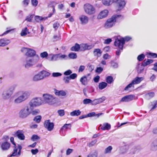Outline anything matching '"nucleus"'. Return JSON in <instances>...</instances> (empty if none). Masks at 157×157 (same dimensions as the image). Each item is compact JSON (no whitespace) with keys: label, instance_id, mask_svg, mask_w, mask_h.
I'll return each mask as SVG.
<instances>
[{"label":"nucleus","instance_id":"1","mask_svg":"<svg viewBox=\"0 0 157 157\" xmlns=\"http://www.w3.org/2000/svg\"><path fill=\"white\" fill-rule=\"evenodd\" d=\"M31 114V107L27 105L22 108L19 111V117L22 119L26 118Z\"/></svg>","mask_w":157,"mask_h":157},{"label":"nucleus","instance_id":"2","mask_svg":"<svg viewBox=\"0 0 157 157\" xmlns=\"http://www.w3.org/2000/svg\"><path fill=\"white\" fill-rule=\"evenodd\" d=\"M50 73L45 71H42L35 75L33 77L32 81L34 82L39 81L50 75Z\"/></svg>","mask_w":157,"mask_h":157},{"label":"nucleus","instance_id":"3","mask_svg":"<svg viewBox=\"0 0 157 157\" xmlns=\"http://www.w3.org/2000/svg\"><path fill=\"white\" fill-rule=\"evenodd\" d=\"M121 16L120 15H113L112 17L108 19L106 21L104 25V27L106 29H108L112 27L115 24L116 21V18Z\"/></svg>","mask_w":157,"mask_h":157},{"label":"nucleus","instance_id":"4","mask_svg":"<svg viewBox=\"0 0 157 157\" xmlns=\"http://www.w3.org/2000/svg\"><path fill=\"white\" fill-rule=\"evenodd\" d=\"M39 58L38 55L36 56V58H26L24 61L25 63V67L26 68H28L32 66L36 63L39 60Z\"/></svg>","mask_w":157,"mask_h":157},{"label":"nucleus","instance_id":"5","mask_svg":"<svg viewBox=\"0 0 157 157\" xmlns=\"http://www.w3.org/2000/svg\"><path fill=\"white\" fill-rule=\"evenodd\" d=\"M43 99H42L43 104H48L52 105L54 103V100L55 98L51 94H44L43 95Z\"/></svg>","mask_w":157,"mask_h":157},{"label":"nucleus","instance_id":"6","mask_svg":"<svg viewBox=\"0 0 157 157\" xmlns=\"http://www.w3.org/2000/svg\"><path fill=\"white\" fill-rule=\"evenodd\" d=\"M43 104L42 98L35 97L31 100L29 102L28 105L31 108L38 106Z\"/></svg>","mask_w":157,"mask_h":157},{"label":"nucleus","instance_id":"7","mask_svg":"<svg viewBox=\"0 0 157 157\" xmlns=\"http://www.w3.org/2000/svg\"><path fill=\"white\" fill-rule=\"evenodd\" d=\"M21 51L28 58L34 57L36 55V53L34 50L25 47L22 48Z\"/></svg>","mask_w":157,"mask_h":157},{"label":"nucleus","instance_id":"8","mask_svg":"<svg viewBox=\"0 0 157 157\" xmlns=\"http://www.w3.org/2000/svg\"><path fill=\"white\" fill-rule=\"evenodd\" d=\"M18 95H20L24 101H25L29 97L30 92L28 91L20 90L16 92L14 96L17 97Z\"/></svg>","mask_w":157,"mask_h":157},{"label":"nucleus","instance_id":"9","mask_svg":"<svg viewBox=\"0 0 157 157\" xmlns=\"http://www.w3.org/2000/svg\"><path fill=\"white\" fill-rule=\"evenodd\" d=\"M84 9L85 12L88 14H93L95 12L94 7L92 5L88 3H86L84 5Z\"/></svg>","mask_w":157,"mask_h":157},{"label":"nucleus","instance_id":"10","mask_svg":"<svg viewBox=\"0 0 157 157\" xmlns=\"http://www.w3.org/2000/svg\"><path fill=\"white\" fill-rule=\"evenodd\" d=\"M115 11L116 12L120 11L125 7L126 1L125 0H116Z\"/></svg>","mask_w":157,"mask_h":157},{"label":"nucleus","instance_id":"11","mask_svg":"<svg viewBox=\"0 0 157 157\" xmlns=\"http://www.w3.org/2000/svg\"><path fill=\"white\" fill-rule=\"evenodd\" d=\"M22 147L20 145L18 144L17 147L16 146H14L13 148V152L10 156V157L12 156H19L21 155V151L22 149Z\"/></svg>","mask_w":157,"mask_h":157},{"label":"nucleus","instance_id":"12","mask_svg":"<svg viewBox=\"0 0 157 157\" xmlns=\"http://www.w3.org/2000/svg\"><path fill=\"white\" fill-rule=\"evenodd\" d=\"M124 44V43L121 38L120 39L117 38L115 39L114 42V46L121 50H123V45Z\"/></svg>","mask_w":157,"mask_h":157},{"label":"nucleus","instance_id":"13","mask_svg":"<svg viewBox=\"0 0 157 157\" xmlns=\"http://www.w3.org/2000/svg\"><path fill=\"white\" fill-rule=\"evenodd\" d=\"M44 126L48 131H50L53 129L54 124L52 122H50L49 120H48L45 121Z\"/></svg>","mask_w":157,"mask_h":157},{"label":"nucleus","instance_id":"14","mask_svg":"<svg viewBox=\"0 0 157 157\" xmlns=\"http://www.w3.org/2000/svg\"><path fill=\"white\" fill-rule=\"evenodd\" d=\"M12 93V91L9 89L4 90L2 93V97L4 99H7L10 97Z\"/></svg>","mask_w":157,"mask_h":157},{"label":"nucleus","instance_id":"15","mask_svg":"<svg viewBox=\"0 0 157 157\" xmlns=\"http://www.w3.org/2000/svg\"><path fill=\"white\" fill-rule=\"evenodd\" d=\"M81 24L82 25H85L88 23L89 18L87 16L84 15H82L79 17Z\"/></svg>","mask_w":157,"mask_h":157},{"label":"nucleus","instance_id":"16","mask_svg":"<svg viewBox=\"0 0 157 157\" xmlns=\"http://www.w3.org/2000/svg\"><path fill=\"white\" fill-rule=\"evenodd\" d=\"M109 11L107 10H105L101 11L98 14L97 16V18L100 19L106 17L108 14Z\"/></svg>","mask_w":157,"mask_h":157},{"label":"nucleus","instance_id":"17","mask_svg":"<svg viewBox=\"0 0 157 157\" xmlns=\"http://www.w3.org/2000/svg\"><path fill=\"white\" fill-rule=\"evenodd\" d=\"M135 96L133 95H129L122 98L120 102H128L132 101L134 98Z\"/></svg>","mask_w":157,"mask_h":157},{"label":"nucleus","instance_id":"18","mask_svg":"<svg viewBox=\"0 0 157 157\" xmlns=\"http://www.w3.org/2000/svg\"><path fill=\"white\" fill-rule=\"evenodd\" d=\"M94 46L92 45H88L87 44H82L80 45V51H84L87 50H90L93 48Z\"/></svg>","mask_w":157,"mask_h":157},{"label":"nucleus","instance_id":"19","mask_svg":"<svg viewBox=\"0 0 157 157\" xmlns=\"http://www.w3.org/2000/svg\"><path fill=\"white\" fill-rule=\"evenodd\" d=\"M54 92L55 95L59 97H64L67 94L66 92L63 90H59L54 89Z\"/></svg>","mask_w":157,"mask_h":157},{"label":"nucleus","instance_id":"20","mask_svg":"<svg viewBox=\"0 0 157 157\" xmlns=\"http://www.w3.org/2000/svg\"><path fill=\"white\" fill-rule=\"evenodd\" d=\"M144 79V77H136L132 81V83L135 84H137L140 83Z\"/></svg>","mask_w":157,"mask_h":157},{"label":"nucleus","instance_id":"21","mask_svg":"<svg viewBox=\"0 0 157 157\" xmlns=\"http://www.w3.org/2000/svg\"><path fill=\"white\" fill-rule=\"evenodd\" d=\"M16 135L20 140H25V136L22 131L18 130L16 133Z\"/></svg>","mask_w":157,"mask_h":157},{"label":"nucleus","instance_id":"22","mask_svg":"<svg viewBox=\"0 0 157 157\" xmlns=\"http://www.w3.org/2000/svg\"><path fill=\"white\" fill-rule=\"evenodd\" d=\"M151 150L155 151L157 150V139L154 140L150 145Z\"/></svg>","mask_w":157,"mask_h":157},{"label":"nucleus","instance_id":"23","mask_svg":"<svg viewBox=\"0 0 157 157\" xmlns=\"http://www.w3.org/2000/svg\"><path fill=\"white\" fill-rule=\"evenodd\" d=\"M10 146L9 143L7 142L3 143L1 146L2 149L3 150H6L9 149Z\"/></svg>","mask_w":157,"mask_h":157},{"label":"nucleus","instance_id":"24","mask_svg":"<svg viewBox=\"0 0 157 157\" xmlns=\"http://www.w3.org/2000/svg\"><path fill=\"white\" fill-rule=\"evenodd\" d=\"M101 126V128L103 130H109L111 128V125L107 123H105L102 125L101 124L100 127Z\"/></svg>","mask_w":157,"mask_h":157},{"label":"nucleus","instance_id":"25","mask_svg":"<svg viewBox=\"0 0 157 157\" xmlns=\"http://www.w3.org/2000/svg\"><path fill=\"white\" fill-rule=\"evenodd\" d=\"M94 56L97 58L100 57L102 54L101 50L98 48L95 49L93 52Z\"/></svg>","mask_w":157,"mask_h":157},{"label":"nucleus","instance_id":"26","mask_svg":"<svg viewBox=\"0 0 157 157\" xmlns=\"http://www.w3.org/2000/svg\"><path fill=\"white\" fill-rule=\"evenodd\" d=\"M47 19V17H42L38 16H36L34 17L35 20L37 22L42 21H45Z\"/></svg>","mask_w":157,"mask_h":157},{"label":"nucleus","instance_id":"27","mask_svg":"<svg viewBox=\"0 0 157 157\" xmlns=\"http://www.w3.org/2000/svg\"><path fill=\"white\" fill-rule=\"evenodd\" d=\"M17 97V98L14 100V103L18 104L25 101L20 95H18Z\"/></svg>","mask_w":157,"mask_h":157},{"label":"nucleus","instance_id":"28","mask_svg":"<svg viewBox=\"0 0 157 157\" xmlns=\"http://www.w3.org/2000/svg\"><path fill=\"white\" fill-rule=\"evenodd\" d=\"M10 42L9 40L6 39H1L0 40V46H4L9 44Z\"/></svg>","mask_w":157,"mask_h":157},{"label":"nucleus","instance_id":"29","mask_svg":"<svg viewBox=\"0 0 157 157\" xmlns=\"http://www.w3.org/2000/svg\"><path fill=\"white\" fill-rule=\"evenodd\" d=\"M71 50L74 51H78L80 50V45L78 44H76L74 46H73L71 48Z\"/></svg>","mask_w":157,"mask_h":157},{"label":"nucleus","instance_id":"30","mask_svg":"<svg viewBox=\"0 0 157 157\" xmlns=\"http://www.w3.org/2000/svg\"><path fill=\"white\" fill-rule=\"evenodd\" d=\"M29 33L27 27H25L24 29L22 30L20 34L21 36H25Z\"/></svg>","mask_w":157,"mask_h":157},{"label":"nucleus","instance_id":"31","mask_svg":"<svg viewBox=\"0 0 157 157\" xmlns=\"http://www.w3.org/2000/svg\"><path fill=\"white\" fill-rule=\"evenodd\" d=\"M153 62V60L151 59H147V60L145 59L144 60L142 65L144 66H145L148 65Z\"/></svg>","mask_w":157,"mask_h":157},{"label":"nucleus","instance_id":"32","mask_svg":"<svg viewBox=\"0 0 157 157\" xmlns=\"http://www.w3.org/2000/svg\"><path fill=\"white\" fill-rule=\"evenodd\" d=\"M81 113V112L79 110L73 111L70 113V115L71 116H78Z\"/></svg>","mask_w":157,"mask_h":157},{"label":"nucleus","instance_id":"33","mask_svg":"<svg viewBox=\"0 0 157 157\" xmlns=\"http://www.w3.org/2000/svg\"><path fill=\"white\" fill-rule=\"evenodd\" d=\"M80 81L82 84L86 85L87 82V77L85 76L82 77L80 79Z\"/></svg>","mask_w":157,"mask_h":157},{"label":"nucleus","instance_id":"34","mask_svg":"<svg viewBox=\"0 0 157 157\" xmlns=\"http://www.w3.org/2000/svg\"><path fill=\"white\" fill-rule=\"evenodd\" d=\"M107 83L105 82H100L98 85L99 88L100 90L103 89L107 86Z\"/></svg>","mask_w":157,"mask_h":157},{"label":"nucleus","instance_id":"35","mask_svg":"<svg viewBox=\"0 0 157 157\" xmlns=\"http://www.w3.org/2000/svg\"><path fill=\"white\" fill-rule=\"evenodd\" d=\"M71 125L70 124H65L61 128V130H67L71 129Z\"/></svg>","mask_w":157,"mask_h":157},{"label":"nucleus","instance_id":"36","mask_svg":"<svg viewBox=\"0 0 157 157\" xmlns=\"http://www.w3.org/2000/svg\"><path fill=\"white\" fill-rule=\"evenodd\" d=\"M114 0H102V3L105 6H109L113 2Z\"/></svg>","mask_w":157,"mask_h":157},{"label":"nucleus","instance_id":"37","mask_svg":"<svg viewBox=\"0 0 157 157\" xmlns=\"http://www.w3.org/2000/svg\"><path fill=\"white\" fill-rule=\"evenodd\" d=\"M55 4V5H56V4L54 2H51L50 4H49V6H50L51 5H52V7L53 8V13H50L49 14L48 17H50L52 16L53 14V13H54L55 12V6L53 5V4Z\"/></svg>","mask_w":157,"mask_h":157},{"label":"nucleus","instance_id":"38","mask_svg":"<svg viewBox=\"0 0 157 157\" xmlns=\"http://www.w3.org/2000/svg\"><path fill=\"white\" fill-rule=\"evenodd\" d=\"M112 149V147L111 146H109L105 149L104 153L105 154L110 153L111 152Z\"/></svg>","mask_w":157,"mask_h":157},{"label":"nucleus","instance_id":"39","mask_svg":"<svg viewBox=\"0 0 157 157\" xmlns=\"http://www.w3.org/2000/svg\"><path fill=\"white\" fill-rule=\"evenodd\" d=\"M113 81V78L112 76H108L106 78V82L109 84H111Z\"/></svg>","mask_w":157,"mask_h":157},{"label":"nucleus","instance_id":"40","mask_svg":"<svg viewBox=\"0 0 157 157\" xmlns=\"http://www.w3.org/2000/svg\"><path fill=\"white\" fill-rule=\"evenodd\" d=\"M33 107L31 108V114L33 115H34L39 113L40 110L38 109H36L33 110Z\"/></svg>","mask_w":157,"mask_h":157},{"label":"nucleus","instance_id":"41","mask_svg":"<svg viewBox=\"0 0 157 157\" xmlns=\"http://www.w3.org/2000/svg\"><path fill=\"white\" fill-rule=\"evenodd\" d=\"M69 57L71 59H75L77 58V56L75 53L71 52L68 55Z\"/></svg>","mask_w":157,"mask_h":157},{"label":"nucleus","instance_id":"42","mask_svg":"<svg viewBox=\"0 0 157 157\" xmlns=\"http://www.w3.org/2000/svg\"><path fill=\"white\" fill-rule=\"evenodd\" d=\"M41 119V116L40 115H39L35 117H34L33 120L36 122L37 123H39L40 122Z\"/></svg>","mask_w":157,"mask_h":157},{"label":"nucleus","instance_id":"43","mask_svg":"<svg viewBox=\"0 0 157 157\" xmlns=\"http://www.w3.org/2000/svg\"><path fill=\"white\" fill-rule=\"evenodd\" d=\"M134 84L132 82L130 83L124 89V90L125 91L128 90L130 88L132 87H134Z\"/></svg>","mask_w":157,"mask_h":157},{"label":"nucleus","instance_id":"44","mask_svg":"<svg viewBox=\"0 0 157 157\" xmlns=\"http://www.w3.org/2000/svg\"><path fill=\"white\" fill-rule=\"evenodd\" d=\"M83 103L85 105L91 104L92 105V100L90 99L86 98L83 100Z\"/></svg>","mask_w":157,"mask_h":157},{"label":"nucleus","instance_id":"45","mask_svg":"<svg viewBox=\"0 0 157 157\" xmlns=\"http://www.w3.org/2000/svg\"><path fill=\"white\" fill-rule=\"evenodd\" d=\"M122 40L125 43V42H128L132 39V37L130 36H127L124 37H121Z\"/></svg>","mask_w":157,"mask_h":157},{"label":"nucleus","instance_id":"46","mask_svg":"<svg viewBox=\"0 0 157 157\" xmlns=\"http://www.w3.org/2000/svg\"><path fill=\"white\" fill-rule=\"evenodd\" d=\"M148 57L151 58H155L157 57V54L155 53L149 52L148 53Z\"/></svg>","mask_w":157,"mask_h":157},{"label":"nucleus","instance_id":"47","mask_svg":"<svg viewBox=\"0 0 157 157\" xmlns=\"http://www.w3.org/2000/svg\"><path fill=\"white\" fill-rule=\"evenodd\" d=\"M48 56V54L47 52H44L41 53L40 54V57L42 58H46Z\"/></svg>","mask_w":157,"mask_h":157},{"label":"nucleus","instance_id":"48","mask_svg":"<svg viewBox=\"0 0 157 157\" xmlns=\"http://www.w3.org/2000/svg\"><path fill=\"white\" fill-rule=\"evenodd\" d=\"M97 153L96 151L91 152L87 156V157H97Z\"/></svg>","mask_w":157,"mask_h":157},{"label":"nucleus","instance_id":"49","mask_svg":"<svg viewBox=\"0 0 157 157\" xmlns=\"http://www.w3.org/2000/svg\"><path fill=\"white\" fill-rule=\"evenodd\" d=\"M145 56L144 54H142L138 56L137 58V60L140 61L144 59L145 58Z\"/></svg>","mask_w":157,"mask_h":157},{"label":"nucleus","instance_id":"50","mask_svg":"<svg viewBox=\"0 0 157 157\" xmlns=\"http://www.w3.org/2000/svg\"><path fill=\"white\" fill-rule=\"evenodd\" d=\"M31 3L32 6L34 7H36L38 4V1L37 0H31Z\"/></svg>","mask_w":157,"mask_h":157},{"label":"nucleus","instance_id":"51","mask_svg":"<svg viewBox=\"0 0 157 157\" xmlns=\"http://www.w3.org/2000/svg\"><path fill=\"white\" fill-rule=\"evenodd\" d=\"M57 112L59 116L60 117H62L65 114L64 111L63 109L59 110L57 111Z\"/></svg>","mask_w":157,"mask_h":157},{"label":"nucleus","instance_id":"52","mask_svg":"<svg viewBox=\"0 0 157 157\" xmlns=\"http://www.w3.org/2000/svg\"><path fill=\"white\" fill-rule=\"evenodd\" d=\"M33 15H28L25 19V20L28 22H31L32 21V19L33 18Z\"/></svg>","mask_w":157,"mask_h":157},{"label":"nucleus","instance_id":"53","mask_svg":"<svg viewBox=\"0 0 157 157\" xmlns=\"http://www.w3.org/2000/svg\"><path fill=\"white\" fill-rule=\"evenodd\" d=\"M99 103L103 102L106 99V98L104 96H102L101 98H97Z\"/></svg>","mask_w":157,"mask_h":157},{"label":"nucleus","instance_id":"54","mask_svg":"<svg viewBox=\"0 0 157 157\" xmlns=\"http://www.w3.org/2000/svg\"><path fill=\"white\" fill-rule=\"evenodd\" d=\"M129 147L128 146H124L122 148V151L124 153L126 152L128 150Z\"/></svg>","mask_w":157,"mask_h":157},{"label":"nucleus","instance_id":"55","mask_svg":"<svg viewBox=\"0 0 157 157\" xmlns=\"http://www.w3.org/2000/svg\"><path fill=\"white\" fill-rule=\"evenodd\" d=\"M103 58L105 59H110L111 56L109 55L108 53H106L104 54L103 56Z\"/></svg>","mask_w":157,"mask_h":157},{"label":"nucleus","instance_id":"56","mask_svg":"<svg viewBox=\"0 0 157 157\" xmlns=\"http://www.w3.org/2000/svg\"><path fill=\"white\" fill-rule=\"evenodd\" d=\"M40 138L38 136L34 135L32 136L31 139L33 141H34L35 140H39Z\"/></svg>","mask_w":157,"mask_h":157},{"label":"nucleus","instance_id":"57","mask_svg":"<svg viewBox=\"0 0 157 157\" xmlns=\"http://www.w3.org/2000/svg\"><path fill=\"white\" fill-rule=\"evenodd\" d=\"M62 74L59 72H54L52 74L53 77H57L61 76Z\"/></svg>","mask_w":157,"mask_h":157},{"label":"nucleus","instance_id":"58","mask_svg":"<svg viewBox=\"0 0 157 157\" xmlns=\"http://www.w3.org/2000/svg\"><path fill=\"white\" fill-rule=\"evenodd\" d=\"M59 59H65L67 57V56L65 55H62L61 54H58Z\"/></svg>","mask_w":157,"mask_h":157},{"label":"nucleus","instance_id":"59","mask_svg":"<svg viewBox=\"0 0 157 157\" xmlns=\"http://www.w3.org/2000/svg\"><path fill=\"white\" fill-rule=\"evenodd\" d=\"M70 78L69 77H66L63 78V80L65 83H68L69 82V80Z\"/></svg>","mask_w":157,"mask_h":157},{"label":"nucleus","instance_id":"60","mask_svg":"<svg viewBox=\"0 0 157 157\" xmlns=\"http://www.w3.org/2000/svg\"><path fill=\"white\" fill-rule=\"evenodd\" d=\"M103 70V68L101 67H98L95 70V72L96 73H100Z\"/></svg>","mask_w":157,"mask_h":157},{"label":"nucleus","instance_id":"61","mask_svg":"<svg viewBox=\"0 0 157 157\" xmlns=\"http://www.w3.org/2000/svg\"><path fill=\"white\" fill-rule=\"evenodd\" d=\"M99 104L97 98L93 100H92V105H96Z\"/></svg>","mask_w":157,"mask_h":157},{"label":"nucleus","instance_id":"62","mask_svg":"<svg viewBox=\"0 0 157 157\" xmlns=\"http://www.w3.org/2000/svg\"><path fill=\"white\" fill-rule=\"evenodd\" d=\"M152 106H153L152 107V108L151 109H155L157 106V101H154L152 104Z\"/></svg>","mask_w":157,"mask_h":157},{"label":"nucleus","instance_id":"63","mask_svg":"<svg viewBox=\"0 0 157 157\" xmlns=\"http://www.w3.org/2000/svg\"><path fill=\"white\" fill-rule=\"evenodd\" d=\"M77 77V75L76 73H74L70 75L69 78L70 79H74Z\"/></svg>","mask_w":157,"mask_h":157},{"label":"nucleus","instance_id":"64","mask_svg":"<svg viewBox=\"0 0 157 157\" xmlns=\"http://www.w3.org/2000/svg\"><path fill=\"white\" fill-rule=\"evenodd\" d=\"M112 41L111 39L108 38L104 40V44H108L111 42Z\"/></svg>","mask_w":157,"mask_h":157}]
</instances>
